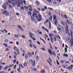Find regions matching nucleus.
<instances>
[{"mask_svg":"<svg viewBox=\"0 0 73 73\" xmlns=\"http://www.w3.org/2000/svg\"><path fill=\"white\" fill-rule=\"evenodd\" d=\"M38 15V17L37 16V15L36 13H35V12H33V18L34 17H35L37 19H39L37 20V21H38V22H40V21H41V20H42V16L40 14H39Z\"/></svg>","mask_w":73,"mask_h":73,"instance_id":"1","label":"nucleus"},{"mask_svg":"<svg viewBox=\"0 0 73 73\" xmlns=\"http://www.w3.org/2000/svg\"><path fill=\"white\" fill-rule=\"evenodd\" d=\"M15 3H12V5L14 6L15 7L16 5H17L18 7H20V5H23V2L22 1H20L18 2V3H17L15 1Z\"/></svg>","mask_w":73,"mask_h":73,"instance_id":"2","label":"nucleus"},{"mask_svg":"<svg viewBox=\"0 0 73 73\" xmlns=\"http://www.w3.org/2000/svg\"><path fill=\"white\" fill-rule=\"evenodd\" d=\"M65 24L66 25V26H65L66 28V34H68V35H70V34H69V30L68 29V26L67 25V23H66V22L65 23Z\"/></svg>","mask_w":73,"mask_h":73,"instance_id":"3","label":"nucleus"},{"mask_svg":"<svg viewBox=\"0 0 73 73\" xmlns=\"http://www.w3.org/2000/svg\"><path fill=\"white\" fill-rule=\"evenodd\" d=\"M54 21V23L55 25H57V20L56 18V15H53V21Z\"/></svg>","mask_w":73,"mask_h":73,"instance_id":"4","label":"nucleus"},{"mask_svg":"<svg viewBox=\"0 0 73 73\" xmlns=\"http://www.w3.org/2000/svg\"><path fill=\"white\" fill-rule=\"evenodd\" d=\"M3 14H6L5 16H6V17L9 16V13L5 11V10L3 11Z\"/></svg>","mask_w":73,"mask_h":73,"instance_id":"5","label":"nucleus"},{"mask_svg":"<svg viewBox=\"0 0 73 73\" xmlns=\"http://www.w3.org/2000/svg\"><path fill=\"white\" fill-rule=\"evenodd\" d=\"M18 28H19L20 29L21 31V32H23L24 31V29H23V27H21L20 26V25H18Z\"/></svg>","mask_w":73,"mask_h":73,"instance_id":"6","label":"nucleus"},{"mask_svg":"<svg viewBox=\"0 0 73 73\" xmlns=\"http://www.w3.org/2000/svg\"><path fill=\"white\" fill-rule=\"evenodd\" d=\"M29 36L31 38H33V36H34V35L31 33V32L29 31Z\"/></svg>","mask_w":73,"mask_h":73,"instance_id":"7","label":"nucleus"},{"mask_svg":"<svg viewBox=\"0 0 73 73\" xmlns=\"http://www.w3.org/2000/svg\"><path fill=\"white\" fill-rule=\"evenodd\" d=\"M30 61V64H31V62L32 65L33 66H35V60H34L33 61V60H32L31 61Z\"/></svg>","mask_w":73,"mask_h":73,"instance_id":"8","label":"nucleus"},{"mask_svg":"<svg viewBox=\"0 0 73 73\" xmlns=\"http://www.w3.org/2000/svg\"><path fill=\"white\" fill-rule=\"evenodd\" d=\"M71 46H72L73 45V38H72L70 40V41H71Z\"/></svg>","mask_w":73,"mask_h":73,"instance_id":"9","label":"nucleus"},{"mask_svg":"<svg viewBox=\"0 0 73 73\" xmlns=\"http://www.w3.org/2000/svg\"><path fill=\"white\" fill-rule=\"evenodd\" d=\"M28 15L31 16V20H32L33 21V18H32V16H31V15H32V13L31 12H28Z\"/></svg>","mask_w":73,"mask_h":73,"instance_id":"10","label":"nucleus"},{"mask_svg":"<svg viewBox=\"0 0 73 73\" xmlns=\"http://www.w3.org/2000/svg\"><path fill=\"white\" fill-rule=\"evenodd\" d=\"M28 8H29V10L30 11H32V7L31 6V5H30L28 7Z\"/></svg>","mask_w":73,"mask_h":73,"instance_id":"11","label":"nucleus"},{"mask_svg":"<svg viewBox=\"0 0 73 73\" xmlns=\"http://www.w3.org/2000/svg\"><path fill=\"white\" fill-rule=\"evenodd\" d=\"M48 53L50 54L51 55H52V51H51V50L50 49H48Z\"/></svg>","mask_w":73,"mask_h":73,"instance_id":"12","label":"nucleus"},{"mask_svg":"<svg viewBox=\"0 0 73 73\" xmlns=\"http://www.w3.org/2000/svg\"><path fill=\"white\" fill-rule=\"evenodd\" d=\"M14 36L15 37V38H18V37H20V36H19V35H18L17 34H15Z\"/></svg>","mask_w":73,"mask_h":73,"instance_id":"13","label":"nucleus"},{"mask_svg":"<svg viewBox=\"0 0 73 73\" xmlns=\"http://www.w3.org/2000/svg\"><path fill=\"white\" fill-rule=\"evenodd\" d=\"M28 54L29 57H31V56H32V53H31V52H28Z\"/></svg>","mask_w":73,"mask_h":73,"instance_id":"14","label":"nucleus"},{"mask_svg":"<svg viewBox=\"0 0 73 73\" xmlns=\"http://www.w3.org/2000/svg\"><path fill=\"white\" fill-rule=\"evenodd\" d=\"M52 55L54 54V55L55 56H56V53H55V52L54 51H52Z\"/></svg>","mask_w":73,"mask_h":73,"instance_id":"15","label":"nucleus"},{"mask_svg":"<svg viewBox=\"0 0 73 73\" xmlns=\"http://www.w3.org/2000/svg\"><path fill=\"white\" fill-rule=\"evenodd\" d=\"M28 54H27L25 56V59L27 60V58H28Z\"/></svg>","mask_w":73,"mask_h":73,"instance_id":"16","label":"nucleus"},{"mask_svg":"<svg viewBox=\"0 0 73 73\" xmlns=\"http://www.w3.org/2000/svg\"><path fill=\"white\" fill-rule=\"evenodd\" d=\"M36 5H40V3L38 2V1H36Z\"/></svg>","mask_w":73,"mask_h":73,"instance_id":"17","label":"nucleus"},{"mask_svg":"<svg viewBox=\"0 0 73 73\" xmlns=\"http://www.w3.org/2000/svg\"><path fill=\"white\" fill-rule=\"evenodd\" d=\"M23 65L25 66H27V63H26V62L25 63L23 64Z\"/></svg>","mask_w":73,"mask_h":73,"instance_id":"18","label":"nucleus"},{"mask_svg":"<svg viewBox=\"0 0 73 73\" xmlns=\"http://www.w3.org/2000/svg\"><path fill=\"white\" fill-rule=\"evenodd\" d=\"M22 38H23V39H25V38L26 37H25V36L24 35H23L22 36Z\"/></svg>","mask_w":73,"mask_h":73,"instance_id":"19","label":"nucleus"},{"mask_svg":"<svg viewBox=\"0 0 73 73\" xmlns=\"http://www.w3.org/2000/svg\"><path fill=\"white\" fill-rule=\"evenodd\" d=\"M49 35L51 37H53V34L52 33H50Z\"/></svg>","mask_w":73,"mask_h":73,"instance_id":"20","label":"nucleus"},{"mask_svg":"<svg viewBox=\"0 0 73 73\" xmlns=\"http://www.w3.org/2000/svg\"><path fill=\"white\" fill-rule=\"evenodd\" d=\"M20 9H22V10H24V8L23 5L22 7H21Z\"/></svg>","mask_w":73,"mask_h":73,"instance_id":"21","label":"nucleus"},{"mask_svg":"<svg viewBox=\"0 0 73 73\" xmlns=\"http://www.w3.org/2000/svg\"><path fill=\"white\" fill-rule=\"evenodd\" d=\"M29 47H30V48H33V45H32V43H30V44L29 45Z\"/></svg>","mask_w":73,"mask_h":73,"instance_id":"22","label":"nucleus"},{"mask_svg":"<svg viewBox=\"0 0 73 73\" xmlns=\"http://www.w3.org/2000/svg\"><path fill=\"white\" fill-rule=\"evenodd\" d=\"M61 23L62 25H63V26H65V24H64V22H63L61 21Z\"/></svg>","mask_w":73,"mask_h":73,"instance_id":"23","label":"nucleus"},{"mask_svg":"<svg viewBox=\"0 0 73 73\" xmlns=\"http://www.w3.org/2000/svg\"><path fill=\"white\" fill-rule=\"evenodd\" d=\"M50 40H51V41L52 43H53V38L52 37L50 38Z\"/></svg>","mask_w":73,"mask_h":73,"instance_id":"24","label":"nucleus"},{"mask_svg":"<svg viewBox=\"0 0 73 73\" xmlns=\"http://www.w3.org/2000/svg\"><path fill=\"white\" fill-rule=\"evenodd\" d=\"M32 70H34V71H37V69L36 68H33Z\"/></svg>","mask_w":73,"mask_h":73,"instance_id":"25","label":"nucleus"},{"mask_svg":"<svg viewBox=\"0 0 73 73\" xmlns=\"http://www.w3.org/2000/svg\"><path fill=\"white\" fill-rule=\"evenodd\" d=\"M5 42H6V43H7V42H8V40L7 39H6L5 40Z\"/></svg>","mask_w":73,"mask_h":73,"instance_id":"26","label":"nucleus"},{"mask_svg":"<svg viewBox=\"0 0 73 73\" xmlns=\"http://www.w3.org/2000/svg\"><path fill=\"white\" fill-rule=\"evenodd\" d=\"M8 68H9V66H6L5 67L4 69H5V70H7V69H8Z\"/></svg>","mask_w":73,"mask_h":73,"instance_id":"27","label":"nucleus"},{"mask_svg":"<svg viewBox=\"0 0 73 73\" xmlns=\"http://www.w3.org/2000/svg\"><path fill=\"white\" fill-rule=\"evenodd\" d=\"M47 1L48 2V3H51L52 1L51 0H47Z\"/></svg>","mask_w":73,"mask_h":73,"instance_id":"28","label":"nucleus"},{"mask_svg":"<svg viewBox=\"0 0 73 73\" xmlns=\"http://www.w3.org/2000/svg\"><path fill=\"white\" fill-rule=\"evenodd\" d=\"M41 11L42 12H43V11H45V9L44 8H42L41 9Z\"/></svg>","mask_w":73,"mask_h":73,"instance_id":"29","label":"nucleus"},{"mask_svg":"<svg viewBox=\"0 0 73 73\" xmlns=\"http://www.w3.org/2000/svg\"><path fill=\"white\" fill-rule=\"evenodd\" d=\"M9 8H12V6L11 5H9Z\"/></svg>","mask_w":73,"mask_h":73,"instance_id":"30","label":"nucleus"},{"mask_svg":"<svg viewBox=\"0 0 73 73\" xmlns=\"http://www.w3.org/2000/svg\"><path fill=\"white\" fill-rule=\"evenodd\" d=\"M3 8L4 9H7V6H3Z\"/></svg>","mask_w":73,"mask_h":73,"instance_id":"31","label":"nucleus"},{"mask_svg":"<svg viewBox=\"0 0 73 73\" xmlns=\"http://www.w3.org/2000/svg\"><path fill=\"white\" fill-rule=\"evenodd\" d=\"M65 53H66V52H67V48H65Z\"/></svg>","mask_w":73,"mask_h":73,"instance_id":"32","label":"nucleus"},{"mask_svg":"<svg viewBox=\"0 0 73 73\" xmlns=\"http://www.w3.org/2000/svg\"><path fill=\"white\" fill-rule=\"evenodd\" d=\"M16 60H13V62L14 64H15V63H16Z\"/></svg>","mask_w":73,"mask_h":73,"instance_id":"33","label":"nucleus"},{"mask_svg":"<svg viewBox=\"0 0 73 73\" xmlns=\"http://www.w3.org/2000/svg\"><path fill=\"white\" fill-rule=\"evenodd\" d=\"M48 9L50 10H50H53V9L49 7L48 8Z\"/></svg>","mask_w":73,"mask_h":73,"instance_id":"34","label":"nucleus"},{"mask_svg":"<svg viewBox=\"0 0 73 73\" xmlns=\"http://www.w3.org/2000/svg\"><path fill=\"white\" fill-rule=\"evenodd\" d=\"M38 33H39V34H40V35H42V32H38Z\"/></svg>","mask_w":73,"mask_h":73,"instance_id":"35","label":"nucleus"},{"mask_svg":"<svg viewBox=\"0 0 73 73\" xmlns=\"http://www.w3.org/2000/svg\"><path fill=\"white\" fill-rule=\"evenodd\" d=\"M33 47L35 49H36V45H33Z\"/></svg>","mask_w":73,"mask_h":73,"instance_id":"36","label":"nucleus"},{"mask_svg":"<svg viewBox=\"0 0 73 73\" xmlns=\"http://www.w3.org/2000/svg\"><path fill=\"white\" fill-rule=\"evenodd\" d=\"M0 31H1V32H2V33H4V30H0Z\"/></svg>","mask_w":73,"mask_h":73,"instance_id":"37","label":"nucleus"},{"mask_svg":"<svg viewBox=\"0 0 73 73\" xmlns=\"http://www.w3.org/2000/svg\"><path fill=\"white\" fill-rule=\"evenodd\" d=\"M3 31H4L5 32V33H7L8 32V31H7V30H6V29L4 30Z\"/></svg>","mask_w":73,"mask_h":73,"instance_id":"38","label":"nucleus"},{"mask_svg":"<svg viewBox=\"0 0 73 73\" xmlns=\"http://www.w3.org/2000/svg\"><path fill=\"white\" fill-rule=\"evenodd\" d=\"M42 29H43V30H45V29H45V28L44 27H42Z\"/></svg>","mask_w":73,"mask_h":73,"instance_id":"39","label":"nucleus"},{"mask_svg":"<svg viewBox=\"0 0 73 73\" xmlns=\"http://www.w3.org/2000/svg\"><path fill=\"white\" fill-rule=\"evenodd\" d=\"M58 30L59 31H60L61 30V28H60L59 27H58L57 28Z\"/></svg>","mask_w":73,"mask_h":73,"instance_id":"40","label":"nucleus"},{"mask_svg":"<svg viewBox=\"0 0 73 73\" xmlns=\"http://www.w3.org/2000/svg\"><path fill=\"white\" fill-rule=\"evenodd\" d=\"M20 66L21 68H24V66L23 65V64H21V65H20Z\"/></svg>","mask_w":73,"mask_h":73,"instance_id":"41","label":"nucleus"},{"mask_svg":"<svg viewBox=\"0 0 73 73\" xmlns=\"http://www.w3.org/2000/svg\"><path fill=\"white\" fill-rule=\"evenodd\" d=\"M4 46H6V47H7V44H4Z\"/></svg>","mask_w":73,"mask_h":73,"instance_id":"42","label":"nucleus"},{"mask_svg":"<svg viewBox=\"0 0 73 73\" xmlns=\"http://www.w3.org/2000/svg\"><path fill=\"white\" fill-rule=\"evenodd\" d=\"M64 60H61V62H62V64H63V63H64Z\"/></svg>","mask_w":73,"mask_h":73,"instance_id":"43","label":"nucleus"},{"mask_svg":"<svg viewBox=\"0 0 73 73\" xmlns=\"http://www.w3.org/2000/svg\"><path fill=\"white\" fill-rule=\"evenodd\" d=\"M29 42L30 43V44H32V40H29Z\"/></svg>","mask_w":73,"mask_h":73,"instance_id":"44","label":"nucleus"},{"mask_svg":"<svg viewBox=\"0 0 73 73\" xmlns=\"http://www.w3.org/2000/svg\"><path fill=\"white\" fill-rule=\"evenodd\" d=\"M2 70V66L0 65V70Z\"/></svg>","mask_w":73,"mask_h":73,"instance_id":"45","label":"nucleus"},{"mask_svg":"<svg viewBox=\"0 0 73 73\" xmlns=\"http://www.w3.org/2000/svg\"><path fill=\"white\" fill-rule=\"evenodd\" d=\"M14 66V64H11L9 65V66L10 67H12V66Z\"/></svg>","mask_w":73,"mask_h":73,"instance_id":"46","label":"nucleus"},{"mask_svg":"<svg viewBox=\"0 0 73 73\" xmlns=\"http://www.w3.org/2000/svg\"><path fill=\"white\" fill-rule=\"evenodd\" d=\"M34 11H35V12H36V13H39V12L38 11H37L36 10H34Z\"/></svg>","mask_w":73,"mask_h":73,"instance_id":"47","label":"nucleus"},{"mask_svg":"<svg viewBox=\"0 0 73 73\" xmlns=\"http://www.w3.org/2000/svg\"><path fill=\"white\" fill-rule=\"evenodd\" d=\"M16 66H17L16 65L14 66V69H16Z\"/></svg>","mask_w":73,"mask_h":73,"instance_id":"48","label":"nucleus"},{"mask_svg":"<svg viewBox=\"0 0 73 73\" xmlns=\"http://www.w3.org/2000/svg\"><path fill=\"white\" fill-rule=\"evenodd\" d=\"M13 58L14 59H16V56H15V55H14Z\"/></svg>","mask_w":73,"mask_h":73,"instance_id":"49","label":"nucleus"},{"mask_svg":"<svg viewBox=\"0 0 73 73\" xmlns=\"http://www.w3.org/2000/svg\"><path fill=\"white\" fill-rule=\"evenodd\" d=\"M23 3L24 4H25V5L26 4V2H25V0L23 1Z\"/></svg>","mask_w":73,"mask_h":73,"instance_id":"50","label":"nucleus"},{"mask_svg":"<svg viewBox=\"0 0 73 73\" xmlns=\"http://www.w3.org/2000/svg\"><path fill=\"white\" fill-rule=\"evenodd\" d=\"M37 43H38V45H41V44H40V43L39 41L37 42Z\"/></svg>","mask_w":73,"mask_h":73,"instance_id":"51","label":"nucleus"},{"mask_svg":"<svg viewBox=\"0 0 73 73\" xmlns=\"http://www.w3.org/2000/svg\"><path fill=\"white\" fill-rule=\"evenodd\" d=\"M0 73H5V72L4 71L0 72Z\"/></svg>","mask_w":73,"mask_h":73,"instance_id":"52","label":"nucleus"},{"mask_svg":"<svg viewBox=\"0 0 73 73\" xmlns=\"http://www.w3.org/2000/svg\"><path fill=\"white\" fill-rule=\"evenodd\" d=\"M16 44H17V45H19V42H16Z\"/></svg>","mask_w":73,"mask_h":73,"instance_id":"53","label":"nucleus"},{"mask_svg":"<svg viewBox=\"0 0 73 73\" xmlns=\"http://www.w3.org/2000/svg\"><path fill=\"white\" fill-rule=\"evenodd\" d=\"M36 58L37 59V60H38V56H36Z\"/></svg>","mask_w":73,"mask_h":73,"instance_id":"54","label":"nucleus"},{"mask_svg":"<svg viewBox=\"0 0 73 73\" xmlns=\"http://www.w3.org/2000/svg\"><path fill=\"white\" fill-rule=\"evenodd\" d=\"M9 58H10V59H12V56H9Z\"/></svg>","mask_w":73,"mask_h":73,"instance_id":"55","label":"nucleus"},{"mask_svg":"<svg viewBox=\"0 0 73 73\" xmlns=\"http://www.w3.org/2000/svg\"><path fill=\"white\" fill-rule=\"evenodd\" d=\"M49 21L48 20H46V22L45 23V24H46V23H47Z\"/></svg>","mask_w":73,"mask_h":73,"instance_id":"56","label":"nucleus"},{"mask_svg":"<svg viewBox=\"0 0 73 73\" xmlns=\"http://www.w3.org/2000/svg\"><path fill=\"white\" fill-rule=\"evenodd\" d=\"M73 65H71V69H72V68H73Z\"/></svg>","mask_w":73,"mask_h":73,"instance_id":"57","label":"nucleus"},{"mask_svg":"<svg viewBox=\"0 0 73 73\" xmlns=\"http://www.w3.org/2000/svg\"><path fill=\"white\" fill-rule=\"evenodd\" d=\"M7 51H9V49L7 48L5 50V51L7 52Z\"/></svg>","mask_w":73,"mask_h":73,"instance_id":"58","label":"nucleus"},{"mask_svg":"<svg viewBox=\"0 0 73 73\" xmlns=\"http://www.w3.org/2000/svg\"><path fill=\"white\" fill-rule=\"evenodd\" d=\"M10 43L11 44H13V42H10Z\"/></svg>","mask_w":73,"mask_h":73,"instance_id":"59","label":"nucleus"},{"mask_svg":"<svg viewBox=\"0 0 73 73\" xmlns=\"http://www.w3.org/2000/svg\"><path fill=\"white\" fill-rule=\"evenodd\" d=\"M48 60L50 62H52V60H51V59H50V58H49Z\"/></svg>","mask_w":73,"mask_h":73,"instance_id":"60","label":"nucleus"},{"mask_svg":"<svg viewBox=\"0 0 73 73\" xmlns=\"http://www.w3.org/2000/svg\"><path fill=\"white\" fill-rule=\"evenodd\" d=\"M56 62L57 65H59V62H58V60H57Z\"/></svg>","mask_w":73,"mask_h":73,"instance_id":"61","label":"nucleus"},{"mask_svg":"<svg viewBox=\"0 0 73 73\" xmlns=\"http://www.w3.org/2000/svg\"><path fill=\"white\" fill-rule=\"evenodd\" d=\"M21 68H20V67H19V68L17 69V71H19V70H20Z\"/></svg>","mask_w":73,"mask_h":73,"instance_id":"62","label":"nucleus"},{"mask_svg":"<svg viewBox=\"0 0 73 73\" xmlns=\"http://www.w3.org/2000/svg\"><path fill=\"white\" fill-rule=\"evenodd\" d=\"M52 18L51 17H50V21H51V20H52Z\"/></svg>","mask_w":73,"mask_h":73,"instance_id":"63","label":"nucleus"},{"mask_svg":"<svg viewBox=\"0 0 73 73\" xmlns=\"http://www.w3.org/2000/svg\"><path fill=\"white\" fill-rule=\"evenodd\" d=\"M54 41H56V40H57V39H56V38H55V37H54Z\"/></svg>","mask_w":73,"mask_h":73,"instance_id":"64","label":"nucleus"}]
</instances>
